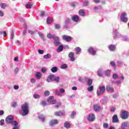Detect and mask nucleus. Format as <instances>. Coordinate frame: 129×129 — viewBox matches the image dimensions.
Returning a JSON list of instances; mask_svg holds the SVG:
<instances>
[{"label":"nucleus","mask_w":129,"mask_h":129,"mask_svg":"<svg viewBox=\"0 0 129 129\" xmlns=\"http://www.w3.org/2000/svg\"><path fill=\"white\" fill-rule=\"evenodd\" d=\"M29 104L24 103L21 106V110L20 111L21 115L26 116L29 114Z\"/></svg>","instance_id":"nucleus-1"},{"label":"nucleus","mask_w":129,"mask_h":129,"mask_svg":"<svg viewBox=\"0 0 129 129\" xmlns=\"http://www.w3.org/2000/svg\"><path fill=\"white\" fill-rule=\"evenodd\" d=\"M60 81V77H56L54 75H50L48 76L47 77V79H46L47 82L50 83L51 82V81H55L56 83H58Z\"/></svg>","instance_id":"nucleus-2"},{"label":"nucleus","mask_w":129,"mask_h":129,"mask_svg":"<svg viewBox=\"0 0 129 129\" xmlns=\"http://www.w3.org/2000/svg\"><path fill=\"white\" fill-rule=\"evenodd\" d=\"M104 91H105V86H99V90H97V94L98 96H100L104 93Z\"/></svg>","instance_id":"nucleus-3"},{"label":"nucleus","mask_w":129,"mask_h":129,"mask_svg":"<svg viewBox=\"0 0 129 129\" xmlns=\"http://www.w3.org/2000/svg\"><path fill=\"white\" fill-rule=\"evenodd\" d=\"M14 120V116H13L12 115L8 116L6 119L5 121L7 124H10L13 122Z\"/></svg>","instance_id":"nucleus-4"},{"label":"nucleus","mask_w":129,"mask_h":129,"mask_svg":"<svg viewBox=\"0 0 129 129\" xmlns=\"http://www.w3.org/2000/svg\"><path fill=\"white\" fill-rule=\"evenodd\" d=\"M75 53H74V52L71 51L70 52V53L68 54V57L70 60V61H71V62H74L76 60L75 58Z\"/></svg>","instance_id":"nucleus-5"},{"label":"nucleus","mask_w":129,"mask_h":129,"mask_svg":"<svg viewBox=\"0 0 129 129\" xmlns=\"http://www.w3.org/2000/svg\"><path fill=\"white\" fill-rule=\"evenodd\" d=\"M128 112L127 111H124L121 113V117L122 119H127L128 118Z\"/></svg>","instance_id":"nucleus-6"},{"label":"nucleus","mask_w":129,"mask_h":129,"mask_svg":"<svg viewBox=\"0 0 129 129\" xmlns=\"http://www.w3.org/2000/svg\"><path fill=\"white\" fill-rule=\"evenodd\" d=\"M125 17H126V13H122L121 15L120 20L123 23H127V21H128V18Z\"/></svg>","instance_id":"nucleus-7"},{"label":"nucleus","mask_w":129,"mask_h":129,"mask_svg":"<svg viewBox=\"0 0 129 129\" xmlns=\"http://www.w3.org/2000/svg\"><path fill=\"white\" fill-rule=\"evenodd\" d=\"M87 119L90 122L94 121L95 120V115L93 114H90L87 116Z\"/></svg>","instance_id":"nucleus-8"},{"label":"nucleus","mask_w":129,"mask_h":129,"mask_svg":"<svg viewBox=\"0 0 129 129\" xmlns=\"http://www.w3.org/2000/svg\"><path fill=\"white\" fill-rule=\"evenodd\" d=\"M62 40L66 42H71L72 41V37L68 35H63Z\"/></svg>","instance_id":"nucleus-9"},{"label":"nucleus","mask_w":129,"mask_h":129,"mask_svg":"<svg viewBox=\"0 0 129 129\" xmlns=\"http://www.w3.org/2000/svg\"><path fill=\"white\" fill-rule=\"evenodd\" d=\"M53 40H54V41L53 42L54 46L57 47L59 45H61V42H60V39H59V37L56 36V37L54 38Z\"/></svg>","instance_id":"nucleus-10"},{"label":"nucleus","mask_w":129,"mask_h":129,"mask_svg":"<svg viewBox=\"0 0 129 129\" xmlns=\"http://www.w3.org/2000/svg\"><path fill=\"white\" fill-rule=\"evenodd\" d=\"M120 127L123 129H128L129 128V122L125 121L121 124Z\"/></svg>","instance_id":"nucleus-11"},{"label":"nucleus","mask_w":129,"mask_h":129,"mask_svg":"<svg viewBox=\"0 0 129 129\" xmlns=\"http://www.w3.org/2000/svg\"><path fill=\"white\" fill-rule=\"evenodd\" d=\"M113 38L115 39H118L120 37V34L117 31V30L115 29L113 30Z\"/></svg>","instance_id":"nucleus-12"},{"label":"nucleus","mask_w":129,"mask_h":129,"mask_svg":"<svg viewBox=\"0 0 129 129\" xmlns=\"http://www.w3.org/2000/svg\"><path fill=\"white\" fill-rule=\"evenodd\" d=\"M88 52L91 55H92V56H95V55H96V51L94 50V48H93V47L89 48L88 49Z\"/></svg>","instance_id":"nucleus-13"},{"label":"nucleus","mask_w":129,"mask_h":129,"mask_svg":"<svg viewBox=\"0 0 129 129\" xmlns=\"http://www.w3.org/2000/svg\"><path fill=\"white\" fill-rule=\"evenodd\" d=\"M93 108H94V110H95V111H96V112H98L100 111L101 107L100 106V105L95 104L93 105Z\"/></svg>","instance_id":"nucleus-14"},{"label":"nucleus","mask_w":129,"mask_h":129,"mask_svg":"<svg viewBox=\"0 0 129 129\" xmlns=\"http://www.w3.org/2000/svg\"><path fill=\"white\" fill-rule=\"evenodd\" d=\"M85 81L87 82V85L89 86H91L92 83H93V80L89 78H86Z\"/></svg>","instance_id":"nucleus-15"},{"label":"nucleus","mask_w":129,"mask_h":129,"mask_svg":"<svg viewBox=\"0 0 129 129\" xmlns=\"http://www.w3.org/2000/svg\"><path fill=\"white\" fill-rule=\"evenodd\" d=\"M47 102H50L51 104H55L56 103V100H54V97L50 96L48 98Z\"/></svg>","instance_id":"nucleus-16"},{"label":"nucleus","mask_w":129,"mask_h":129,"mask_svg":"<svg viewBox=\"0 0 129 129\" xmlns=\"http://www.w3.org/2000/svg\"><path fill=\"white\" fill-rule=\"evenodd\" d=\"M112 122L113 123H115L116 122H118V117L117 115H114L112 117Z\"/></svg>","instance_id":"nucleus-17"},{"label":"nucleus","mask_w":129,"mask_h":129,"mask_svg":"<svg viewBox=\"0 0 129 129\" xmlns=\"http://www.w3.org/2000/svg\"><path fill=\"white\" fill-rule=\"evenodd\" d=\"M72 20H73L74 22H79V16H78V15L73 16L72 17Z\"/></svg>","instance_id":"nucleus-18"},{"label":"nucleus","mask_w":129,"mask_h":129,"mask_svg":"<svg viewBox=\"0 0 129 129\" xmlns=\"http://www.w3.org/2000/svg\"><path fill=\"white\" fill-rule=\"evenodd\" d=\"M57 123H58V120L57 119H54V120H51L50 122H49V124L50 125H51V126L55 125V124H57Z\"/></svg>","instance_id":"nucleus-19"},{"label":"nucleus","mask_w":129,"mask_h":129,"mask_svg":"<svg viewBox=\"0 0 129 129\" xmlns=\"http://www.w3.org/2000/svg\"><path fill=\"white\" fill-rule=\"evenodd\" d=\"M103 70L101 69H99L97 71V75L99 77H102L103 76V74H102Z\"/></svg>","instance_id":"nucleus-20"},{"label":"nucleus","mask_w":129,"mask_h":129,"mask_svg":"<svg viewBox=\"0 0 129 129\" xmlns=\"http://www.w3.org/2000/svg\"><path fill=\"white\" fill-rule=\"evenodd\" d=\"M75 51H76V55H79L81 53V48L80 47H77L75 48Z\"/></svg>","instance_id":"nucleus-21"},{"label":"nucleus","mask_w":129,"mask_h":129,"mask_svg":"<svg viewBox=\"0 0 129 129\" xmlns=\"http://www.w3.org/2000/svg\"><path fill=\"white\" fill-rule=\"evenodd\" d=\"M106 90H107V91L110 92H114V89H113V88L109 86H106Z\"/></svg>","instance_id":"nucleus-22"},{"label":"nucleus","mask_w":129,"mask_h":129,"mask_svg":"<svg viewBox=\"0 0 129 129\" xmlns=\"http://www.w3.org/2000/svg\"><path fill=\"white\" fill-rule=\"evenodd\" d=\"M47 37L48 39H53L54 40L56 36V35L55 34L52 35L50 33H49L47 35Z\"/></svg>","instance_id":"nucleus-23"},{"label":"nucleus","mask_w":129,"mask_h":129,"mask_svg":"<svg viewBox=\"0 0 129 129\" xmlns=\"http://www.w3.org/2000/svg\"><path fill=\"white\" fill-rule=\"evenodd\" d=\"M25 7L26 9H31L33 7V3L32 2H28L26 4Z\"/></svg>","instance_id":"nucleus-24"},{"label":"nucleus","mask_w":129,"mask_h":129,"mask_svg":"<svg viewBox=\"0 0 129 129\" xmlns=\"http://www.w3.org/2000/svg\"><path fill=\"white\" fill-rule=\"evenodd\" d=\"M63 45H59L57 49H56V52H57V53H60V52H62V51H63Z\"/></svg>","instance_id":"nucleus-25"},{"label":"nucleus","mask_w":129,"mask_h":129,"mask_svg":"<svg viewBox=\"0 0 129 129\" xmlns=\"http://www.w3.org/2000/svg\"><path fill=\"white\" fill-rule=\"evenodd\" d=\"M54 115H55V116H61L63 115V112L61 111L55 112Z\"/></svg>","instance_id":"nucleus-26"},{"label":"nucleus","mask_w":129,"mask_h":129,"mask_svg":"<svg viewBox=\"0 0 129 129\" xmlns=\"http://www.w3.org/2000/svg\"><path fill=\"white\" fill-rule=\"evenodd\" d=\"M38 118L40 120H41V121H42V122H44L45 121V116H44L43 115H40L38 116Z\"/></svg>","instance_id":"nucleus-27"},{"label":"nucleus","mask_w":129,"mask_h":129,"mask_svg":"<svg viewBox=\"0 0 129 129\" xmlns=\"http://www.w3.org/2000/svg\"><path fill=\"white\" fill-rule=\"evenodd\" d=\"M51 71L52 73H56L58 71V68L56 67H53L51 69Z\"/></svg>","instance_id":"nucleus-28"},{"label":"nucleus","mask_w":129,"mask_h":129,"mask_svg":"<svg viewBox=\"0 0 129 129\" xmlns=\"http://www.w3.org/2000/svg\"><path fill=\"white\" fill-rule=\"evenodd\" d=\"M35 77L37 79H41V77H42V74L40 72H37L36 74Z\"/></svg>","instance_id":"nucleus-29"},{"label":"nucleus","mask_w":129,"mask_h":129,"mask_svg":"<svg viewBox=\"0 0 129 129\" xmlns=\"http://www.w3.org/2000/svg\"><path fill=\"white\" fill-rule=\"evenodd\" d=\"M109 49L110 51H115L116 49L115 45L112 44L110 45L109 47Z\"/></svg>","instance_id":"nucleus-30"},{"label":"nucleus","mask_w":129,"mask_h":129,"mask_svg":"<svg viewBox=\"0 0 129 129\" xmlns=\"http://www.w3.org/2000/svg\"><path fill=\"white\" fill-rule=\"evenodd\" d=\"M94 89V87L93 85L89 86V87L87 88L88 91L89 92H91L92 91H93Z\"/></svg>","instance_id":"nucleus-31"},{"label":"nucleus","mask_w":129,"mask_h":129,"mask_svg":"<svg viewBox=\"0 0 129 129\" xmlns=\"http://www.w3.org/2000/svg\"><path fill=\"white\" fill-rule=\"evenodd\" d=\"M111 71L110 70H107L105 72V75L107 76V77H109L110 76V72Z\"/></svg>","instance_id":"nucleus-32"},{"label":"nucleus","mask_w":129,"mask_h":129,"mask_svg":"<svg viewBox=\"0 0 129 129\" xmlns=\"http://www.w3.org/2000/svg\"><path fill=\"white\" fill-rule=\"evenodd\" d=\"M0 7L2 9H3V10H5V9H6L8 7V5L5 3H1Z\"/></svg>","instance_id":"nucleus-33"},{"label":"nucleus","mask_w":129,"mask_h":129,"mask_svg":"<svg viewBox=\"0 0 129 129\" xmlns=\"http://www.w3.org/2000/svg\"><path fill=\"white\" fill-rule=\"evenodd\" d=\"M46 23L48 24H52L53 23V19L51 18H47Z\"/></svg>","instance_id":"nucleus-34"},{"label":"nucleus","mask_w":129,"mask_h":129,"mask_svg":"<svg viewBox=\"0 0 129 129\" xmlns=\"http://www.w3.org/2000/svg\"><path fill=\"white\" fill-rule=\"evenodd\" d=\"M12 125H13V126H18V125L19 124V122L17 121L14 120L11 123Z\"/></svg>","instance_id":"nucleus-35"},{"label":"nucleus","mask_w":129,"mask_h":129,"mask_svg":"<svg viewBox=\"0 0 129 129\" xmlns=\"http://www.w3.org/2000/svg\"><path fill=\"white\" fill-rule=\"evenodd\" d=\"M79 14L80 16H81V17H84V16H85V12H84V10H80Z\"/></svg>","instance_id":"nucleus-36"},{"label":"nucleus","mask_w":129,"mask_h":129,"mask_svg":"<svg viewBox=\"0 0 129 129\" xmlns=\"http://www.w3.org/2000/svg\"><path fill=\"white\" fill-rule=\"evenodd\" d=\"M89 1H87V0H86V1H84L83 2V6L84 7H86L87 6H89Z\"/></svg>","instance_id":"nucleus-37"},{"label":"nucleus","mask_w":129,"mask_h":129,"mask_svg":"<svg viewBox=\"0 0 129 129\" xmlns=\"http://www.w3.org/2000/svg\"><path fill=\"white\" fill-rule=\"evenodd\" d=\"M44 59H50L51 58V54L50 53H47L43 56Z\"/></svg>","instance_id":"nucleus-38"},{"label":"nucleus","mask_w":129,"mask_h":129,"mask_svg":"<svg viewBox=\"0 0 129 129\" xmlns=\"http://www.w3.org/2000/svg\"><path fill=\"white\" fill-rule=\"evenodd\" d=\"M55 94H56V95L57 96H60V97L62 96V94L60 93V91L58 90H56L55 91Z\"/></svg>","instance_id":"nucleus-39"},{"label":"nucleus","mask_w":129,"mask_h":129,"mask_svg":"<svg viewBox=\"0 0 129 129\" xmlns=\"http://www.w3.org/2000/svg\"><path fill=\"white\" fill-rule=\"evenodd\" d=\"M64 126V127H66V128H69L70 127V124L68 122H66Z\"/></svg>","instance_id":"nucleus-40"},{"label":"nucleus","mask_w":129,"mask_h":129,"mask_svg":"<svg viewBox=\"0 0 129 129\" xmlns=\"http://www.w3.org/2000/svg\"><path fill=\"white\" fill-rule=\"evenodd\" d=\"M68 68V66L66 63H63L61 64L60 67L61 69H66V68Z\"/></svg>","instance_id":"nucleus-41"},{"label":"nucleus","mask_w":129,"mask_h":129,"mask_svg":"<svg viewBox=\"0 0 129 129\" xmlns=\"http://www.w3.org/2000/svg\"><path fill=\"white\" fill-rule=\"evenodd\" d=\"M38 35L40 37V38H41V39L43 40V41H45V37H44V35L42 33L38 32Z\"/></svg>","instance_id":"nucleus-42"},{"label":"nucleus","mask_w":129,"mask_h":129,"mask_svg":"<svg viewBox=\"0 0 129 129\" xmlns=\"http://www.w3.org/2000/svg\"><path fill=\"white\" fill-rule=\"evenodd\" d=\"M122 40L123 41H125V42H127V41H128L129 38H127V37L125 36H123L122 37Z\"/></svg>","instance_id":"nucleus-43"},{"label":"nucleus","mask_w":129,"mask_h":129,"mask_svg":"<svg viewBox=\"0 0 129 129\" xmlns=\"http://www.w3.org/2000/svg\"><path fill=\"white\" fill-rule=\"evenodd\" d=\"M110 64L112 66V67H113V68H116L115 62H114V61H111L110 62Z\"/></svg>","instance_id":"nucleus-44"},{"label":"nucleus","mask_w":129,"mask_h":129,"mask_svg":"<svg viewBox=\"0 0 129 129\" xmlns=\"http://www.w3.org/2000/svg\"><path fill=\"white\" fill-rule=\"evenodd\" d=\"M40 104L42 106H46L47 105V102L45 101H42L40 102Z\"/></svg>","instance_id":"nucleus-45"},{"label":"nucleus","mask_w":129,"mask_h":129,"mask_svg":"<svg viewBox=\"0 0 129 129\" xmlns=\"http://www.w3.org/2000/svg\"><path fill=\"white\" fill-rule=\"evenodd\" d=\"M44 94L45 96H49V95H50V91H45L44 93Z\"/></svg>","instance_id":"nucleus-46"},{"label":"nucleus","mask_w":129,"mask_h":129,"mask_svg":"<svg viewBox=\"0 0 129 129\" xmlns=\"http://www.w3.org/2000/svg\"><path fill=\"white\" fill-rule=\"evenodd\" d=\"M36 31H32L31 30H29L28 31V32L29 33V34H31V35H34V34H35V33H36Z\"/></svg>","instance_id":"nucleus-47"},{"label":"nucleus","mask_w":129,"mask_h":129,"mask_svg":"<svg viewBox=\"0 0 129 129\" xmlns=\"http://www.w3.org/2000/svg\"><path fill=\"white\" fill-rule=\"evenodd\" d=\"M41 70L42 73H45V72H47V69L46 68H42Z\"/></svg>","instance_id":"nucleus-48"},{"label":"nucleus","mask_w":129,"mask_h":129,"mask_svg":"<svg viewBox=\"0 0 129 129\" xmlns=\"http://www.w3.org/2000/svg\"><path fill=\"white\" fill-rule=\"evenodd\" d=\"M112 78L113 79H116V78H118V75L116 74H113Z\"/></svg>","instance_id":"nucleus-49"},{"label":"nucleus","mask_w":129,"mask_h":129,"mask_svg":"<svg viewBox=\"0 0 129 129\" xmlns=\"http://www.w3.org/2000/svg\"><path fill=\"white\" fill-rule=\"evenodd\" d=\"M33 97H34V98H35V99H38L40 98V95H39L37 94H35L33 95Z\"/></svg>","instance_id":"nucleus-50"},{"label":"nucleus","mask_w":129,"mask_h":129,"mask_svg":"<svg viewBox=\"0 0 129 129\" xmlns=\"http://www.w3.org/2000/svg\"><path fill=\"white\" fill-rule=\"evenodd\" d=\"M65 24H69L70 23V19L67 18L64 21Z\"/></svg>","instance_id":"nucleus-51"},{"label":"nucleus","mask_w":129,"mask_h":129,"mask_svg":"<svg viewBox=\"0 0 129 129\" xmlns=\"http://www.w3.org/2000/svg\"><path fill=\"white\" fill-rule=\"evenodd\" d=\"M54 27L56 30H59L60 29V25L59 24H55Z\"/></svg>","instance_id":"nucleus-52"},{"label":"nucleus","mask_w":129,"mask_h":129,"mask_svg":"<svg viewBox=\"0 0 129 129\" xmlns=\"http://www.w3.org/2000/svg\"><path fill=\"white\" fill-rule=\"evenodd\" d=\"M76 115V112L74 111L72 113L71 117L72 118H74V115Z\"/></svg>","instance_id":"nucleus-53"},{"label":"nucleus","mask_w":129,"mask_h":129,"mask_svg":"<svg viewBox=\"0 0 129 129\" xmlns=\"http://www.w3.org/2000/svg\"><path fill=\"white\" fill-rule=\"evenodd\" d=\"M108 123H104L103 124V127H104V128H107L108 127Z\"/></svg>","instance_id":"nucleus-54"},{"label":"nucleus","mask_w":129,"mask_h":129,"mask_svg":"<svg viewBox=\"0 0 129 129\" xmlns=\"http://www.w3.org/2000/svg\"><path fill=\"white\" fill-rule=\"evenodd\" d=\"M4 35V36H7V32L6 31H1L0 32V35Z\"/></svg>","instance_id":"nucleus-55"},{"label":"nucleus","mask_w":129,"mask_h":129,"mask_svg":"<svg viewBox=\"0 0 129 129\" xmlns=\"http://www.w3.org/2000/svg\"><path fill=\"white\" fill-rule=\"evenodd\" d=\"M17 102H13L12 103V106H13V107H16V106H17Z\"/></svg>","instance_id":"nucleus-56"},{"label":"nucleus","mask_w":129,"mask_h":129,"mask_svg":"<svg viewBox=\"0 0 129 129\" xmlns=\"http://www.w3.org/2000/svg\"><path fill=\"white\" fill-rule=\"evenodd\" d=\"M4 123H5V120L1 119L0 120V125H4Z\"/></svg>","instance_id":"nucleus-57"},{"label":"nucleus","mask_w":129,"mask_h":129,"mask_svg":"<svg viewBox=\"0 0 129 129\" xmlns=\"http://www.w3.org/2000/svg\"><path fill=\"white\" fill-rule=\"evenodd\" d=\"M38 53L41 54H44V51L42 49H39L38 50Z\"/></svg>","instance_id":"nucleus-58"},{"label":"nucleus","mask_w":129,"mask_h":129,"mask_svg":"<svg viewBox=\"0 0 129 129\" xmlns=\"http://www.w3.org/2000/svg\"><path fill=\"white\" fill-rule=\"evenodd\" d=\"M59 92H60V93H64L65 92V90L63 88H60L59 89Z\"/></svg>","instance_id":"nucleus-59"},{"label":"nucleus","mask_w":129,"mask_h":129,"mask_svg":"<svg viewBox=\"0 0 129 129\" xmlns=\"http://www.w3.org/2000/svg\"><path fill=\"white\" fill-rule=\"evenodd\" d=\"M30 82H31V83H35V82H36V80L34 78H32L31 79Z\"/></svg>","instance_id":"nucleus-60"},{"label":"nucleus","mask_w":129,"mask_h":129,"mask_svg":"<svg viewBox=\"0 0 129 129\" xmlns=\"http://www.w3.org/2000/svg\"><path fill=\"white\" fill-rule=\"evenodd\" d=\"M40 16L42 17H44L45 16V12L44 11H41Z\"/></svg>","instance_id":"nucleus-61"},{"label":"nucleus","mask_w":129,"mask_h":129,"mask_svg":"<svg viewBox=\"0 0 129 129\" xmlns=\"http://www.w3.org/2000/svg\"><path fill=\"white\" fill-rule=\"evenodd\" d=\"M118 66H120L122 64V62L120 61H118L117 62Z\"/></svg>","instance_id":"nucleus-62"},{"label":"nucleus","mask_w":129,"mask_h":129,"mask_svg":"<svg viewBox=\"0 0 129 129\" xmlns=\"http://www.w3.org/2000/svg\"><path fill=\"white\" fill-rule=\"evenodd\" d=\"M14 89H15V90H17V89H19V87L18 85H15L14 86Z\"/></svg>","instance_id":"nucleus-63"},{"label":"nucleus","mask_w":129,"mask_h":129,"mask_svg":"<svg viewBox=\"0 0 129 129\" xmlns=\"http://www.w3.org/2000/svg\"><path fill=\"white\" fill-rule=\"evenodd\" d=\"M14 32L12 31V33H11V40H13V39H14Z\"/></svg>","instance_id":"nucleus-64"}]
</instances>
